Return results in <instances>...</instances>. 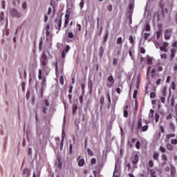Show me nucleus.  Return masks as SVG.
Instances as JSON below:
<instances>
[{
	"instance_id": "nucleus-58",
	"label": "nucleus",
	"mask_w": 177,
	"mask_h": 177,
	"mask_svg": "<svg viewBox=\"0 0 177 177\" xmlns=\"http://www.w3.org/2000/svg\"><path fill=\"white\" fill-rule=\"evenodd\" d=\"M32 149L31 148L28 149V156H31Z\"/></svg>"
},
{
	"instance_id": "nucleus-48",
	"label": "nucleus",
	"mask_w": 177,
	"mask_h": 177,
	"mask_svg": "<svg viewBox=\"0 0 177 177\" xmlns=\"http://www.w3.org/2000/svg\"><path fill=\"white\" fill-rule=\"evenodd\" d=\"M109 38V32H106L104 37V41L106 42L107 41V39Z\"/></svg>"
},
{
	"instance_id": "nucleus-32",
	"label": "nucleus",
	"mask_w": 177,
	"mask_h": 177,
	"mask_svg": "<svg viewBox=\"0 0 177 177\" xmlns=\"http://www.w3.org/2000/svg\"><path fill=\"white\" fill-rule=\"evenodd\" d=\"M171 89L172 91H176V84H175V82H172L171 83Z\"/></svg>"
},
{
	"instance_id": "nucleus-14",
	"label": "nucleus",
	"mask_w": 177,
	"mask_h": 177,
	"mask_svg": "<svg viewBox=\"0 0 177 177\" xmlns=\"http://www.w3.org/2000/svg\"><path fill=\"white\" fill-rule=\"evenodd\" d=\"M77 162L79 167H84V165L85 164V160H84V158H82L81 156H79L77 158Z\"/></svg>"
},
{
	"instance_id": "nucleus-6",
	"label": "nucleus",
	"mask_w": 177,
	"mask_h": 177,
	"mask_svg": "<svg viewBox=\"0 0 177 177\" xmlns=\"http://www.w3.org/2000/svg\"><path fill=\"white\" fill-rule=\"evenodd\" d=\"M168 46H169V44L167 41H164L160 47V50L167 53L168 52Z\"/></svg>"
},
{
	"instance_id": "nucleus-61",
	"label": "nucleus",
	"mask_w": 177,
	"mask_h": 177,
	"mask_svg": "<svg viewBox=\"0 0 177 177\" xmlns=\"http://www.w3.org/2000/svg\"><path fill=\"white\" fill-rule=\"evenodd\" d=\"M23 9H27V3L24 2L22 4Z\"/></svg>"
},
{
	"instance_id": "nucleus-52",
	"label": "nucleus",
	"mask_w": 177,
	"mask_h": 177,
	"mask_svg": "<svg viewBox=\"0 0 177 177\" xmlns=\"http://www.w3.org/2000/svg\"><path fill=\"white\" fill-rule=\"evenodd\" d=\"M68 38H74V34H73V32H69L68 33Z\"/></svg>"
},
{
	"instance_id": "nucleus-27",
	"label": "nucleus",
	"mask_w": 177,
	"mask_h": 177,
	"mask_svg": "<svg viewBox=\"0 0 177 177\" xmlns=\"http://www.w3.org/2000/svg\"><path fill=\"white\" fill-rule=\"evenodd\" d=\"M116 44H118V45H121V44H122V37H120L117 39V41Z\"/></svg>"
},
{
	"instance_id": "nucleus-16",
	"label": "nucleus",
	"mask_w": 177,
	"mask_h": 177,
	"mask_svg": "<svg viewBox=\"0 0 177 177\" xmlns=\"http://www.w3.org/2000/svg\"><path fill=\"white\" fill-rule=\"evenodd\" d=\"M136 142V139L135 138H131L130 140L128 141V146L130 147V149H132L133 147V144Z\"/></svg>"
},
{
	"instance_id": "nucleus-17",
	"label": "nucleus",
	"mask_w": 177,
	"mask_h": 177,
	"mask_svg": "<svg viewBox=\"0 0 177 177\" xmlns=\"http://www.w3.org/2000/svg\"><path fill=\"white\" fill-rule=\"evenodd\" d=\"M170 172H171V177H174L175 174H176V170L175 169L174 166H170Z\"/></svg>"
},
{
	"instance_id": "nucleus-8",
	"label": "nucleus",
	"mask_w": 177,
	"mask_h": 177,
	"mask_svg": "<svg viewBox=\"0 0 177 177\" xmlns=\"http://www.w3.org/2000/svg\"><path fill=\"white\" fill-rule=\"evenodd\" d=\"M175 55H176V48H171L170 55H169V62H172L175 59Z\"/></svg>"
},
{
	"instance_id": "nucleus-38",
	"label": "nucleus",
	"mask_w": 177,
	"mask_h": 177,
	"mask_svg": "<svg viewBox=\"0 0 177 177\" xmlns=\"http://www.w3.org/2000/svg\"><path fill=\"white\" fill-rule=\"evenodd\" d=\"M138 95V90H134L133 93V99H136V96Z\"/></svg>"
},
{
	"instance_id": "nucleus-30",
	"label": "nucleus",
	"mask_w": 177,
	"mask_h": 177,
	"mask_svg": "<svg viewBox=\"0 0 177 177\" xmlns=\"http://www.w3.org/2000/svg\"><path fill=\"white\" fill-rule=\"evenodd\" d=\"M151 77L154 78L156 77V68H153L151 71Z\"/></svg>"
},
{
	"instance_id": "nucleus-1",
	"label": "nucleus",
	"mask_w": 177,
	"mask_h": 177,
	"mask_svg": "<svg viewBox=\"0 0 177 177\" xmlns=\"http://www.w3.org/2000/svg\"><path fill=\"white\" fill-rule=\"evenodd\" d=\"M39 60L41 66V70L44 71L46 75H48L49 74V72H48V70H49V66H48L49 61L48 60V56H46V54H41Z\"/></svg>"
},
{
	"instance_id": "nucleus-31",
	"label": "nucleus",
	"mask_w": 177,
	"mask_h": 177,
	"mask_svg": "<svg viewBox=\"0 0 177 177\" xmlns=\"http://www.w3.org/2000/svg\"><path fill=\"white\" fill-rule=\"evenodd\" d=\"M59 82L61 85H64V77H63V75L60 76Z\"/></svg>"
},
{
	"instance_id": "nucleus-41",
	"label": "nucleus",
	"mask_w": 177,
	"mask_h": 177,
	"mask_svg": "<svg viewBox=\"0 0 177 177\" xmlns=\"http://www.w3.org/2000/svg\"><path fill=\"white\" fill-rule=\"evenodd\" d=\"M87 153L88 154V156H91V157L93 156V152L92 151V150L87 149Z\"/></svg>"
},
{
	"instance_id": "nucleus-3",
	"label": "nucleus",
	"mask_w": 177,
	"mask_h": 177,
	"mask_svg": "<svg viewBox=\"0 0 177 177\" xmlns=\"http://www.w3.org/2000/svg\"><path fill=\"white\" fill-rule=\"evenodd\" d=\"M165 97H167V86H164L160 91V99L162 103H165Z\"/></svg>"
},
{
	"instance_id": "nucleus-13",
	"label": "nucleus",
	"mask_w": 177,
	"mask_h": 177,
	"mask_svg": "<svg viewBox=\"0 0 177 177\" xmlns=\"http://www.w3.org/2000/svg\"><path fill=\"white\" fill-rule=\"evenodd\" d=\"M55 23H57V24L55 25L56 30L60 31V29L62 28V18H60L58 21L56 20Z\"/></svg>"
},
{
	"instance_id": "nucleus-50",
	"label": "nucleus",
	"mask_w": 177,
	"mask_h": 177,
	"mask_svg": "<svg viewBox=\"0 0 177 177\" xmlns=\"http://www.w3.org/2000/svg\"><path fill=\"white\" fill-rule=\"evenodd\" d=\"M140 53L145 54V53H146V50L144 48L140 47Z\"/></svg>"
},
{
	"instance_id": "nucleus-19",
	"label": "nucleus",
	"mask_w": 177,
	"mask_h": 177,
	"mask_svg": "<svg viewBox=\"0 0 177 177\" xmlns=\"http://www.w3.org/2000/svg\"><path fill=\"white\" fill-rule=\"evenodd\" d=\"M23 175H24L26 177L30 176V171H28V169H24L23 170Z\"/></svg>"
},
{
	"instance_id": "nucleus-55",
	"label": "nucleus",
	"mask_w": 177,
	"mask_h": 177,
	"mask_svg": "<svg viewBox=\"0 0 177 177\" xmlns=\"http://www.w3.org/2000/svg\"><path fill=\"white\" fill-rule=\"evenodd\" d=\"M167 149L168 150H174V147L171 144H169L167 145Z\"/></svg>"
},
{
	"instance_id": "nucleus-23",
	"label": "nucleus",
	"mask_w": 177,
	"mask_h": 177,
	"mask_svg": "<svg viewBox=\"0 0 177 177\" xmlns=\"http://www.w3.org/2000/svg\"><path fill=\"white\" fill-rule=\"evenodd\" d=\"M162 160L164 161V163L166 164L167 161H168V158L166 156L165 154L162 155Z\"/></svg>"
},
{
	"instance_id": "nucleus-34",
	"label": "nucleus",
	"mask_w": 177,
	"mask_h": 177,
	"mask_svg": "<svg viewBox=\"0 0 177 177\" xmlns=\"http://www.w3.org/2000/svg\"><path fill=\"white\" fill-rule=\"evenodd\" d=\"M93 88V83H92V81L88 82V88L90 89V91H92Z\"/></svg>"
},
{
	"instance_id": "nucleus-35",
	"label": "nucleus",
	"mask_w": 177,
	"mask_h": 177,
	"mask_svg": "<svg viewBox=\"0 0 177 177\" xmlns=\"http://www.w3.org/2000/svg\"><path fill=\"white\" fill-rule=\"evenodd\" d=\"M129 41L130 44H134V42H133V37L132 35L129 36Z\"/></svg>"
},
{
	"instance_id": "nucleus-54",
	"label": "nucleus",
	"mask_w": 177,
	"mask_h": 177,
	"mask_svg": "<svg viewBox=\"0 0 177 177\" xmlns=\"http://www.w3.org/2000/svg\"><path fill=\"white\" fill-rule=\"evenodd\" d=\"M123 115L124 117H125L126 118L128 117V111H127V109L124 110V112H123Z\"/></svg>"
},
{
	"instance_id": "nucleus-15",
	"label": "nucleus",
	"mask_w": 177,
	"mask_h": 177,
	"mask_svg": "<svg viewBox=\"0 0 177 177\" xmlns=\"http://www.w3.org/2000/svg\"><path fill=\"white\" fill-rule=\"evenodd\" d=\"M138 162H139V156L138 154H136L134 155V158L132 160V164H133V165H136Z\"/></svg>"
},
{
	"instance_id": "nucleus-49",
	"label": "nucleus",
	"mask_w": 177,
	"mask_h": 177,
	"mask_svg": "<svg viewBox=\"0 0 177 177\" xmlns=\"http://www.w3.org/2000/svg\"><path fill=\"white\" fill-rule=\"evenodd\" d=\"M150 30H151L150 25L149 24H147L145 26V31H150Z\"/></svg>"
},
{
	"instance_id": "nucleus-20",
	"label": "nucleus",
	"mask_w": 177,
	"mask_h": 177,
	"mask_svg": "<svg viewBox=\"0 0 177 177\" xmlns=\"http://www.w3.org/2000/svg\"><path fill=\"white\" fill-rule=\"evenodd\" d=\"M158 157H160V154L157 152H154L153 155V158L156 161H158Z\"/></svg>"
},
{
	"instance_id": "nucleus-46",
	"label": "nucleus",
	"mask_w": 177,
	"mask_h": 177,
	"mask_svg": "<svg viewBox=\"0 0 177 177\" xmlns=\"http://www.w3.org/2000/svg\"><path fill=\"white\" fill-rule=\"evenodd\" d=\"M93 164H96V158H91V165H93Z\"/></svg>"
},
{
	"instance_id": "nucleus-39",
	"label": "nucleus",
	"mask_w": 177,
	"mask_h": 177,
	"mask_svg": "<svg viewBox=\"0 0 177 177\" xmlns=\"http://www.w3.org/2000/svg\"><path fill=\"white\" fill-rule=\"evenodd\" d=\"M136 147L138 150H139V149H140V142L137 141L136 143Z\"/></svg>"
},
{
	"instance_id": "nucleus-33",
	"label": "nucleus",
	"mask_w": 177,
	"mask_h": 177,
	"mask_svg": "<svg viewBox=\"0 0 177 177\" xmlns=\"http://www.w3.org/2000/svg\"><path fill=\"white\" fill-rule=\"evenodd\" d=\"M150 37V33L145 32L144 34V39H149V37Z\"/></svg>"
},
{
	"instance_id": "nucleus-36",
	"label": "nucleus",
	"mask_w": 177,
	"mask_h": 177,
	"mask_svg": "<svg viewBox=\"0 0 177 177\" xmlns=\"http://www.w3.org/2000/svg\"><path fill=\"white\" fill-rule=\"evenodd\" d=\"M21 78L24 77V78H26L27 77V73L26 72V70L24 71V75H21V73H19Z\"/></svg>"
},
{
	"instance_id": "nucleus-44",
	"label": "nucleus",
	"mask_w": 177,
	"mask_h": 177,
	"mask_svg": "<svg viewBox=\"0 0 177 177\" xmlns=\"http://www.w3.org/2000/svg\"><path fill=\"white\" fill-rule=\"evenodd\" d=\"M117 63H118V59H117L116 58H113V66H117Z\"/></svg>"
},
{
	"instance_id": "nucleus-64",
	"label": "nucleus",
	"mask_w": 177,
	"mask_h": 177,
	"mask_svg": "<svg viewBox=\"0 0 177 177\" xmlns=\"http://www.w3.org/2000/svg\"><path fill=\"white\" fill-rule=\"evenodd\" d=\"M174 71H177V64H175L174 67H173Z\"/></svg>"
},
{
	"instance_id": "nucleus-43",
	"label": "nucleus",
	"mask_w": 177,
	"mask_h": 177,
	"mask_svg": "<svg viewBox=\"0 0 177 177\" xmlns=\"http://www.w3.org/2000/svg\"><path fill=\"white\" fill-rule=\"evenodd\" d=\"M159 150L161 151V153H165V151H167V149H165V148L163 147H160Z\"/></svg>"
},
{
	"instance_id": "nucleus-42",
	"label": "nucleus",
	"mask_w": 177,
	"mask_h": 177,
	"mask_svg": "<svg viewBox=\"0 0 177 177\" xmlns=\"http://www.w3.org/2000/svg\"><path fill=\"white\" fill-rule=\"evenodd\" d=\"M149 167H150V168H153L154 163L153 162V160H149V163H148Z\"/></svg>"
},
{
	"instance_id": "nucleus-60",
	"label": "nucleus",
	"mask_w": 177,
	"mask_h": 177,
	"mask_svg": "<svg viewBox=\"0 0 177 177\" xmlns=\"http://www.w3.org/2000/svg\"><path fill=\"white\" fill-rule=\"evenodd\" d=\"M107 9L109 12H111V10H113V6L111 5L108 6Z\"/></svg>"
},
{
	"instance_id": "nucleus-22",
	"label": "nucleus",
	"mask_w": 177,
	"mask_h": 177,
	"mask_svg": "<svg viewBox=\"0 0 177 177\" xmlns=\"http://www.w3.org/2000/svg\"><path fill=\"white\" fill-rule=\"evenodd\" d=\"M153 114H154V110L151 109L149 113V118H153V117H154Z\"/></svg>"
},
{
	"instance_id": "nucleus-9",
	"label": "nucleus",
	"mask_w": 177,
	"mask_h": 177,
	"mask_svg": "<svg viewBox=\"0 0 177 177\" xmlns=\"http://www.w3.org/2000/svg\"><path fill=\"white\" fill-rule=\"evenodd\" d=\"M70 49H71L70 46L66 45L62 53V59H64L66 57V54L68 53V52H70Z\"/></svg>"
},
{
	"instance_id": "nucleus-62",
	"label": "nucleus",
	"mask_w": 177,
	"mask_h": 177,
	"mask_svg": "<svg viewBox=\"0 0 177 177\" xmlns=\"http://www.w3.org/2000/svg\"><path fill=\"white\" fill-rule=\"evenodd\" d=\"M175 134H169L167 136V139H169L170 138H174Z\"/></svg>"
},
{
	"instance_id": "nucleus-45",
	"label": "nucleus",
	"mask_w": 177,
	"mask_h": 177,
	"mask_svg": "<svg viewBox=\"0 0 177 177\" xmlns=\"http://www.w3.org/2000/svg\"><path fill=\"white\" fill-rule=\"evenodd\" d=\"M160 118V115L158 113H156L155 115V121L156 122H158V119Z\"/></svg>"
},
{
	"instance_id": "nucleus-12",
	"label": "nucleus",
	"mask_w": 177,
	"mask_h": 177,
	"mask_svg": "<svg viewBox=\"0 0 177 177\" xmlns=\"http://www.w3.org/2000/svg\"><path fill=\"white\" fill-rule=\"evenodd\" d=\"M158 30L156 31V39H160V37H161V34H162V29L161 26L158 25Z\"/></svg>"
},
{
	"instance_id": "nucleus-26",
	"label": "nucleus",
	"mask_w": 177,
	"mask_h": 177,
	"mask_svg": "<svg viewBox=\"0 0 177 177\" xmlns=\"http://www.w3.org/2000/svg\"><path fill=\"white\" fill-rule=\"evenodd\" d=\"M169 127H170V129H171V131H173V132H175V129H176L175 124H174V123L171 122L169 124Z\"/></svg>"
},
{
	"instance_id": "nucleus-56",
	"label": "nucleus",
	"mask_w": 177,
	"mask_h": 177,
	"mask_svg": "<svg viewBox=\"0 0 177 177\" xmlns=\"http://www.w3.org/2000/svg\"><path fill=\"white\" fill-rule=\"evenodd\" d=\"M172 48H177V41H175L171 44Z\"/></svg>"
},
{
	"instance_id": "nucleus-10",
	"label": "nucleus",
	"mask_w": 177,
	"mask_h": 177,
	"mask_svg": "<svg viewBox=\"0 0 177 177\" xmlns=\"http://www.w3.org/2000/svg\"><path fill=\"white\" fill-rule=\"evenodd\" d=\"M108 81L110 82V84H107L108 88H111L113 85H114V77H113V75H111L109 77H108Z\"/></svg>"
},
{
	"instance_id": "nucleus-47",
	"label": "nucleus",
	"mask_w": 177,
	"mask_h": 177,
	"mask_svg": "<svg viewBox=\"0 0 177 177\" xmlns=\"http://www.w3.org/2000/svg\"><path fill=\"white\" fill-rule=\"evenodd\" d=\"M151 63H153V58L149 57L147 59V64H151Z\"/></svg>"
},
{
	"instance_id": "nucleus-40",
	"label": "nucleus",
	"mask_w": 177,
	"mask_h": 177,
	"mask_svg": "<svg viewBox=\"0 0 177 177\" xmlns=\"http://www.w3.org/2000/svg\"><path fill=\"white\" fill-rule=\"evenodd\" d=\"M64 142V138H62V140H61V142H60V144H59V145H60V150H62V149H63Z\"/></svg>"
},
{
	"instance_id": "nucleus-24",
	"label": "nucleus",
	"mask_w": 177,
	"mask_h": 177,
	"mask_svg": "<svg viewBox=\"0 0 177 177\" xmlns=\"http://www.w3.org/2000/svg\"><path fill=\"white\" fill-rule=\"evenodd\" d=\"M77 109H78V106H77V105H73V108H72L73 114H75V113H77Z\"/></svg>"
},
{
	"instance_id": "nucleus-2",
	"label": "nucleus",
	"mask_w": 177,
	"mask_h": 177,
	"mask_svg": "<svg viewBox=\"0 0 177 177\" xmlns=\"http://www.w3.org/2000/svg\"><path fill=\"white\" fill-rule=\"evenodd\" d=\"M136 129L140 131V132H146L149 129V125L142 126V118H140L137 122Z\"/></svg>"
},
{
	"instance_id": "nucleus-28",
	"label": "nucleus",
	"mask_w": 177,
	"mask_h": 177,
	"mask_svg": "<svg viewBox=\"0 0 177 177\" xmlns=\"http://www.w3.org/2000/svg\"><path fill=\"white\" fill-rule=\"evenodd\" d=\"M149 173H150V174H151V176H150V177H157V176H156V171H155L154 170L151 169V170L149 171Z\"/></svg>"
},
{
	"instance_id": "nucleus-63",
	"label": "nucleus",
	"mask_w": 177,
	"mask_h": 177,
	"mask_svg": "<svg viewBox=\"0 0 177 177\" xmlns=\"http://www.w3.org/2000/svg\"><path fill=\"white\" fill-rule=\"evenodd\" d=\"M77 30L81 31V24H77Z\"/></svg>"
},
{
	"instance_id": "nucleus-4",
	"label": "nucleus",
	"mask_w": 177,
	"mask_h": 177,
	"mask_svg": "<svg viewBox=\"0 0 177 177\" xmlns=\"http://www.w3.org/2000/svg\"><path fill=\"white\" fill-rule=\"evenodd\" d=\"M172 37V28L166 29L164 31V38L166 41L171 39Z\"/></svg>"
},
{
	"instance_id": "nucleus-7",
	"label": "nucleus",
	"mask_w": 177,
	"mask_h": 177,
	"mask_svg": "<svg viewBox=\"0 0 177 177\" xmlns=\"http://www.w3.org/2000/svg\"><path fill=\"white\" fill-rule=\"evenodd\" d=\"M170 102V106L173 107V111L175 112L176 115H177V104H175V98L172 97Z\"/></svg>"
},
{
	"instance_id": "nucleus-11",
	"label": "nucleus",
	"mask_w": 177,
	"mask_h": 177,
	"mask_svg": "<svg viewBox=\"0 0 177 177\" xmlns=\"http://www.w3.org/2000/svg\"><path fill=\"white\" fill-rule=\"evenodd\" d=\"M11 15L12 16H14L15 17H20L21 16V14L15 8H12L11 10Z\"/></svg>"
},
{
	"instance_id": "nucleus-29",
	"label": "nucleus",
	"mask_w": 177,
	"mask_h": 177,
	"mask_svg": "<svg viewBox=\"0 0 177 177\" xmlns=\"http://www.w3.org/2000/svg\"><path fill=\"white\" fill-rule=\"evenodd\" d=\"M167 57H168V55H167L166 53H162L160 55V59H162L163 60H166Z\"/></svg>"
},
{
	"instance_id": "nucleus-5",
	"label": "nucleus",
	"mask_w": 177,
	"mask_h": 177,
	"mask_svg": "<svg viewBox=\"0 0 177 177\" xmlns=\"http://www.w3.org/2000/svg\"><path fill=\"white\" fill-rule=\"evenodd\" d=\"M39 80H41V87L46 86V77H42V69H39Z\"/></svg>"
},
{
	"instance_id": "nucleus-53",
	"label": "nucleus",
	"mask_w": 177,
	"mask_h": 177,
	"mask_svg": "<svg viewBox=\"0 0 177 177\" xmlns=\"http://www.w3.org/2000/svg\"><path fill=\"white\" fill-rule=\"evenodd\" d=\"M171 145H177V140L176 139H171Z\"/></svg>"
},
{
	"instance_id": "nucleus-51",
	"label": "nucleus",
	"mask_w": 177,
	"mask_h": 177,
	"mask_svg": "<svg viewBox=\"0 0 177 177\" xmlns=\"http://www.w3.org/2000/svg\"><path fill=\"white\" fill-rule=\"evenodd\" d=\"M69 153L70 154H73V145L70 144L69 145Z\"/></svg>"
},
{
	"instance_id": "nucleus-25",
	"label": "nucleus",
	"mask_w": 177,
	"mask_h": 177,
	"mask_svg": "<svg viewBox=\"0 0 177 177\" xmlns=\"http://www.w3.org/2000/svg\"><path fill=\"white\" fill-rule=\"evenodd\" d=\"M100 103L101 106H103L104 104V96L102 95L100 99Z\"/></svg>"
},
{
	"instance_id": "nucleus-37",
	"label": "nucleus",
	"mask_w": 177,
	"mask_h": 177,
	"mask_svg": "<svg viewBox=\"0 0 177 177\" xmlns=\"http://www.w3.org/2000/svg\"><path fill=\"white\" fill-rule=\"evenodd\" d=\"M150 97H151V99H154V97H156V93L151 91V92L150 93Z\"/></svg>"
},
{
	"instance_id": "nucleus-57",
	"label": "nucleus",
	"mask_w": 177,
	"mask_h": 177,
	"mask_svg": "<svg viewBox=\"0 0 177 177\" xmlns=\"http://www.w3.org/2000/svg\"><path fill=\"white\" fill-rule=\"evenodd\" d=\"M84 1L85 0H81V2L80 3V9H82V8H84Z\"/></svg>"
},
{
	"instance_id": "nucleus-18",
	"label": "nucleus",
	"mask_w": 177,
	"mask_h": 177,
	"mask_svg": "<svg viewBox=\"0 0 177 177\" xmlns=\"http://www.w3.org/2000/svg\"><path fill=\"white\" fill-rule=\"evenodd\" d=\"M140 85V75H138L137 76V82L136 84V88H138Z\"/></svg>"
},
{
	"instance_id": "nucleus-59",
	"label": "nucleus",
	"mask_w": 177,
	"mask_h": 177,
	"mask_svg": "<svg viewBox=\"0 0 177 177\" xmlns=\"http://www.w3.org/2000/svg\"><path fill=\"white\" fill-rule=\"evenodd\" d=\"M68 26V19H65L64 28H66Z\"/></svg>"
},
{
	"instance_id": "nucleus-21",
	"label": "nucleus",
	"mask_w": 177,
	"mask_h": 177,
	"mask_svg": "<svg viewBox=\"0 0 177 177\" xmlns=\"http://www.w3.org/2000/svg\"><path fill=\"white\" fill-rule=\"evenodd\" d=\"M59 66H57V62H55V75L56 77H59Z\"/></svg>"
}]
</instances>
